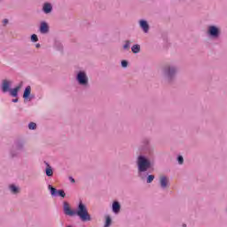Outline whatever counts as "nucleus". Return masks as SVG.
<instances>
[{
	"label": "nucleus",
	"mask_w": 227,
	"mask_h": 227,
	"mask_svg": "<svg viewBox=\"0 0 227 227\" xmlns=\"http://www.w3.org/2000/svg\"><path fill=\"white\" fill-rule=\"evenodd\" d=\"M137 175L141 180H146L147 184H152L155 180V176L146 173L152 168V161L145 155H139L137 159Z\"/></svg>",
	"instance_id": "nucleus-2"
},
{
	"label": "nucleus",
	"mask_w": 227,
	"mask_h": 227,
	"mask_svg": "<svg viewBox=\"0 0 227 227\" xmlns=\"http://www.w3.org/2000/svg\"><path fill=\"white\" fill-rule=\"evenodd\" d=\"M75 81L78 82L79 86H82V88H88L90 86V78L85 71H79L76 74Z\"/></svg>",
	"instance_id": "nucleus-6"
},
{
	"label": "nucleus",
	"mask_w": 227,
	"mask_h": 227,
	"mask_svg": "<svg viewBox=\"0 0 227 227\" xmlns=\"http://www.w3.org/2000/svg\"><path fill=\"white\" fill-rule=\"evenodd\" d=\"M178 72V67L175 65H166L162 68V76L166 82H173L176 79V74Z\"/></svg>",
	"instance_id": "nucleus-3"
},
{
	"label": "nucleus",
	"mask_w": 227,
	"mask_h": 227,
	"mask_svg": "<svg viewBox=\"0 0 227 227\" xmlns=\"http://www.w3.org/2000/svg\"><path fill=\"white\" fill-rule=\"evenodd\" d=\"M55 49L57 51H63V44L60 42H56L55 43Z\"/></svg>",
	"instance_id": "nucleus-18"
},
{
	"label": "nucleus",
	"mask_w": 227,
	"mask_h": 227,
	"mask_svg": "<svg viewBox=\"0 0 227 227\" xmlns=\"http://www.w3.org/2000/svg\"><path fill=\"white\" fill-rule=\"evenodd\" d=\"M178 164H184V157L182 155H179L177 157Z\"/></svg>",
	"instance_id": "nucleus-24"
},
{
	"label": "nucleus",
	"mask_w": 227,
	"mask_h": 227,
	"mask_svg": "<svg viewBox=\"0 0 227 227\" xmlns=\"http://www.w3.org/2000/svg\"><path fill=\"white\" fill-rule=\"evenodd\" d=\"M28 129H29V130H36V123H35V122H30V123L28 124Z\"/></svg>",
	"instance_id": "nucleus-20"
},
{
	"label": "nucleus",
	"mask_w": 227,
	"mask_h": 227,
	"mask_svg": "<svg viewBox=\"0 0 227 227\" xmlns=\"http://www.w3.org/2000/svg\"><path fill=\"white\" fill-rule=\"evenodd\" d=\"M2 23H3V26H4V27L8 26V23H9L8 19H4V20H3Z\"/></svg>",
	"instance_id": "nucleus-26"
},
{
	"label": "nucleus",
	"mask_w": 227,
	"mask_h": 227,
	"mask_svg": "<svg viewBox=\"0 0 227 227\" xmlns=\"http://www.w3.org/2000/svg\"><path fill=\"white\" fill-rule=\"evenodd\" d=\"M131 51L133 54H139V52H141V45L139 44H134L131 47Z\"/></svg>",
	"instance_id": "nucleus-17"
},
{
	"label": "nucleus",
	"mask_w": 227,
	"mask_h": 227,
	"mask_svg": "<svg viewBox=\"0 0 227 227\" xmlns=\"http://www.w3.org/2000/svg\"><path fill=\"white\" fill-rule=\"evenodd\" d=\"M67 227H72L71 225L67 226Z\"/></svg>",
	"instance_id": "nucleus-31"
},
{
	"label": "nucleus",
	"mask_w": 227,
	"mask_h": 227,
	"mask_svg": "<svg viewBox=\"0 0 227 227\" xmlns=\"http://www.w3.org/2000/svg\"><path fill=\"white\" fill-rule=\"evenodd\" d=\"M207 35L209 38H213V40H217L221 36V29L216 26H209L207 27Z\"/></svg>",
	"instance_id": "nucleus-7"
},
{
	"label": "nucleus",
	"mask_w": 227,
	"mask_h": 227,
	"mask_svg": "<svg viewBox=\"0 0 227 227\" xmlns=\"http://www.w3.org/2000/svg\"><path fill=\"white\" fill-rule=\"evenodd\" d=\"M63 211L65 215H69V217H74L77 215L82 223H88L91 221V215L88 213V207L82 202H79L77 209L74 210L70 207V204L67 201L63 202Z\"/></svg>",
	"instance_id": "nucleus-1"
},
{
	"label": "nucleus",
	"mask_w": 227,
	"mask_h": 227,
	"mask_svg": "<svg viewBox=\"0 0 227 227\" xmlns=\"http://www.w3.org/2000/svg\"><path fill=\"white\" fill-rule=\"evenodd\" d=\"M35 98V94H31L29 95V98L27 99H25V100H27V102H31V100H34Z\"/></svg>",
	"instance_id": "nucleus-25"
},
{
	"label": "nucleus",
	"mask_w": 227,
	"mask_h": 227,
	"mask_svg": "<svg viewBox=\"0 0 227 227\" xmlns=\"http://www.w3.org/2000/svg\"><path fill=\"white\" fill-rule=\"evenodd\" d=\"M43 13L49 14L52 12V4L51 3H44L43 5Z\"/></svg>",
	"instance_id": "nucleus-11"
},
{
	"label": "nucleus",
	"mask_w": 227,
	"mask_h": 227,
	"mask_svg": "<svg viewBox=\"0 0 227 227\" xmlns=\"http://www.w3.org/2000/svg\"><path fill=\"white\" fill-rule=\"evenodd\" d=\"M30 93H31V86L28 85L25 88V90L23 92L24 100H27V98H29Z\"/></svg>",
	"instance_id": "nucleus-15"
},
{
	"label": "nucleus",
	"mask_w": 227,
	"mask_h": 227,
	"mask_svg": "<svg viewBox=\"0 0 227 227\" xmlns=\"http://www.w3.org/2000/svg\"><path fill=\"white\" fill-rule=\"evenodd\" d=\"M130 47V41H126L125 44L123 45V49L126 51V49H129Z\"/></svg>",
	"instance_id": "nucleus-23"
},
{
	"label": "nucleus",
	"mask_w": 227,
	"mask_h": 227,
	"mask_svg": "<svg viewBox=\"0 0 227 227\" xmlns=\"http://www.w3.org/2000/svg\"><path fill=\"white\" fill-rule=\"evenodd\" d=\"M39 31L41 35H47L49 33V24L45 21L41 22Z\"/></svg>",
	"instance_id": "nucleus-10"
},
{
	"label": "nucleus",
	"mask_w": 227,
	"mask_h": 227,
	"mask_svg": "<svg viewBox=\"0 0 227 227\" xmlns=\"http://www.w3.org/2000/svg\"><path fill=\"white\" fill-rule=\"evenodd\" d=\"M22 88V84L16 86L14 89H12V81L3 80L1 84V90L4 93H10L11 97L17 98L19 97V91Z\"/></svg>",
	"instance_id": "nucleus-4"
},
{
	"label": "nucleus",
	"mask_w": 227,
	"mask_h": 227,
	"mask_svg": "<svg viewBox=\"0 0 227 227\" xmlns=\"http://www.w3.org/2000/svg\"><path fill=\"white\" fill-rule=\"evenodd\" d=\"M138 24L142 30L144 31V33H148V31H150V25L148 24V21L145 20H140L138 21Z\"/></svg>",
	"instance_id": "nucleus-9"
},
{
	"label": "nucleus",
	"mask_w": 227,
	"mask_h": 227,
	"mask_svg": "<svg viewBox=\"0 0 227 227\" xmlns=\"http://www.w3.org/2000/svg\"><path fill=\"white\" fill-rule=\"evenodd\" d=\"M45 164H46V168H45L46 176H53L54 170L52 169V167L47 162H45Z\"/></svg>",
	"instance_id": "nucleus-14"
},
{
	"label": "nucleus",
	"mask_w": 227,
	"mask_h": 227,
	"mask_svg": "<svg viewBox=\"0 0 227 227\" xmlns=\"http://www.w3.org/2000/svg\"><path fill=\"white\" fill-rule=\"evenodd\" d=\"M25 145L26 143L23 140H16L10 150V157L12 159L20 157V153H22V152H26Z\"/></svg>",
	"instance_id": "nucleus-5"
},
{
	"label": "nucleus",
	"mask_w": 227,
	"mask_h": 227,
	"mask_svg": "<svg viewBox=\"0 0 227 227\" xmlns=\"http://www.w3.org/2000/svg\"><path fill=\"white\" fill-rule=\"evenodd\" d=\"M183 227H187V224L184 223V224H183Z\"/></svg>",
	"instance_id": "nucleus-30"
},
{
	"label": "nucleus",
	"mask_w": 227,
	"mask_h": 227,
	"mask_svg": "<svg viewBox=\"0 0 227 227\" xmlns=\"http://www.w3.org/2000/svg\"><path fill=\"white\" fill-rule=\"evenodd\" d=\"M12 102H13L14 104H17V102H19V98H14L12 100Z\"/></svg>",
	"instance_id": "nucleus-28"
},
{
	"label": "nucleus",
	"mask_w": 227,
	"mask_h": 227,
	"mask_svg": "<svg viewBox=\"0 0 227 227\" xmlns=\"http://www.w3.org/2000/svg\"><path fill=\"white\" fill-rule=\"evenodd\" d=\"M111 223H112L111 216H106L105 227H109V226H111Z\"/></svg>",
	"instance_id": "nucleus-19"
},
{
	"label": "nucleus",
	"mask_w": 227,
	"mask_h": 227,
	"mask_svg": "<svg viewBox=\"0 0 227 227\" xmlns=\"http://www.w3.org/2000/svg\"><path fill=\"white\" fill-rule=\"evenodd\" d=\"M36 49H40V43L35 44Z\"/></svg>",
	"instance_id": "nucleus-29"
},
{
	"label": "nucleus",
	"mask_w": 227,
	"mask_h": 227,
	"mask_svg": "<svg viewBox=\"0 0 227 227\" xmlns=\"http://www.w3.org/2000/svg\"><path fill=\"white\" fill-rule=\"evenodd\" d=\"M121 209V206L120 205V202L114 201L112 205V210L114 214H120V210Z\"/></svg>",
	"instance_id": "nucleus-12"
},
{
	"label": "nucleus",
	"mask_w": 227,
	"mask_h": 227,
	"mask_svg": "<svg viewBox=\"0 0 227 227\" xmlns=\"http://www.w3.org/2000/svg\"><path fill=\"white\" fill-rule=\"evenodd\" d=\"M9 190L12 192V194H19L20 192V189H19V187L15 186V184H11L9 186Z\"/></svg>",
	"instance_id": "nucleus-16"
},
{
	"label": "nucleus",
	"mask_w": 227,
	"mask_h": 227,
	"mask_svg": "<svg viewBox=\"0 0 227 227\" xmlns=\"http://www.w3.org/2000/svg\"><path fill=\"white\" fill-rule=\"evenodd\" d=\"M168 177L166 176H162L160 178V185L161 189H166L168 187Z\"/></svg>",
	"instance_id": "nucleus-13"
},
{
	"label": "nucleus",
	"mask_w": 227,
	"mask_h": 227,
	"mask_svg": "<svg viewBox=\"0 0 227 227\" xmlns=\"http://www.w3.org/2000/svg\"><path fill=\"white\" fill-rule=\"evenodd\" d=\"M31 42H35V43L38 42V35H36V34H33L31 35Z\"/></svg>",
	"instance_id": "nucleus-21"
},
{
	"label": "nucleus",
	"mask_w": 227,
	"mask_h": 227,
	"mask_svg": "<svg viewBox=\"0 0 227 227\" xmlns=\"http://www.w3.org/2000/svg\"><path fill=\"white\" fill-rule=\"evenodd\" d=\"M48 189L51 191V196H60V198H65V196H67L64 190H57L51 184L48 186Z\"/></svg>",
	"instance_id": "nucleus-8"
},
{
	"label": "nucleus",
	"mask_w": 227,
	"mask_h": 227,
	"mask_svg": "<svg viewBox=\"0 0 227 227\" xmlns=\"http://www.w3.org/2000/svg\"><path fill=\"white\" fill-rule=\"evenodd\" d=\"M129 67V62L127 60H122L121 61V67L122 68H127Z\"/></svg>",
	"instance_id": "nucleus-22"
},
{
	"label": "nucleus",
	"mask_w": 227,
	"mask_h": 227,
	"mask_svg": "<svg viewBox=\"0 0 227 227\" xmlns=\"http://www.w3.org/2000/svg\"><path fill=\"white\" fill-rule=\"evenodd\" d=\"M69 180H70L71 184H75V179H74V177L69 176Z\"/></svg>",
	"instance_id": "nucleus-27"
}]
</instances>
